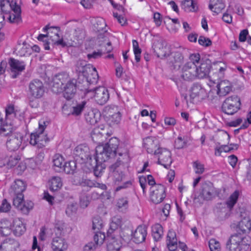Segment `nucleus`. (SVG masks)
<instances>
[{
    "mask_svg": "<svg viewBox=\"0 0 251 251\" xmlns=\"http://www.w3.org/2000/svg\"><path fill=\"white\" fill-rule=\"evenodd\" d=\"M119 140L116 137L111 138L104 145H99L96 148V155L90 163V166L93 169L95 176H100L105 165L103 164L110 157L116 155V150L119 146Z\"/></svg>",
    "mask_w": 251,
    "mask_h": 251,
    "instance_id": "obj_1",
    "label": "nucleus"
},
{
    "mask_svg": "<svg viewBox=\"0 0 251 251\" xmlns=\"http://www.w3.org/2000/svg\"><path fill=\"white\" fill-rule=\"evenodd\" d=\"M118 154L119 157L114 164L109 167V171L112 174L116 181H121L125 177L123 169L124 168V164L129 160V155L126 149L118 148L116 150V154Z\"/></svg>",
    "mask_w": 251,
    "mask_h": 251,
    "instance_id": "obj_2",
    "label": "nucleus"
},
{
    "mask_svg": "<svg viewBox=\"0 0 251 251\" xmlns=\"http://www.w3.org/2000/svg\"><path fill=\"white\" fill-rule=\"evenodd\" d=\"M66 32L64 37L68 41L75 43L76 41L82 40L84 38V31L82 28H75V23L68 22L66 24Z\"/></svg>",
    "mask_w": 251,
    "mask_h": 251,
    "instance_id": "obj_3",
    "label": "nucleus"
},
{
    "mask_svg": "<svg viewBox=\"0 0 251 251\" xmlns=\"http://www.w3.org/2000/svg\"><path fill=\"white\" fill-rule=\"evenodd\" d=\"M85 95L89 98L94 97L96 101L100 105L104 104L108 100L109 96L108 90L103 87H96L94 89H87Z\"/></svg>",
    "mask_w": 251,
    "mask_h": 251,
    "instance_id": "obj_4",
    "label": "nucleus"
},
{
    "mask_svg": "<svg viewBox=\"0 0 251 251\" xmlns=\"http://www.w3.org/2000/svg\"><path fill=\"white\" fill-rule=\"evenodd\" d=\"M240 99L237 96H232L227 98L222 106V111L227 115H233L241 107Z\"/></svg>",
    "mask_w": 251,
    "mask_h": 251,
    "instance_id": "obj_5",
    "label": "nucleus"
},
{
    "mask_svg": "<svg viewBox=\"0 0 251 251\" xmlns=\"http://www.w3.org/2000/svg\"><path fill=\"white\" fill-rule=\"evenodd\" d=\"M107 124L111 126L118 125L121 119V114L117 106L108 105L103 109Z\"/></svg>",
    "mask_w": 251,
    "mask_h": 251,
    "instance_id": "obj_6",
    "label": "nucleus"
},
{
    "mask_svg": "<svg viewBox=\"0 0 251 251\" xmlns=\"http://www.w3.org/2000/svg\"><path fill=\"white\" fill-rule=\"evenodd\" d=\"M74 157L80 163H87L90 165L92 158L89 147L84 145H80L75 147L74 151Z\"/></svg>",
    "mask_w": 251,
    "mask_h": 251,
    "instance_id": "obj_7",
    "label": "nucleus"
},
{
    "mask_svg": "<svg viewBox=\"0 0 251 251\" xmlns=\"http://www.w3.org/2000/svg\"><path fill=\"white\" fill-rule=\"evenodd\" d=\"M45 122L39 123V130L35 133H32L30 136V144L33 146L37 145L38 148H42L49 141L48 138L43 134L46 127Z\"/></svg>",
    "mask_w": 251,
    "mask_h": 251,
    "instance_id": "obj_8",
    "label": "nucleus"
},
{
    "mask_svg": "<svg viewBox=\"0 0 251 251\" xmlns=\"http://www.w3.org/2000/svg\"><path fill=\"white\" fill-rule=\"evenodd\" d=\"M45 88L43 82L39 79H34L28 86V95L33 98L40 99L45 93Z\"/></svg>",
    "mask_w": 251,
    "mask_h": 251,
    "instance_id": "obj_9",
    "label": "nucleus"
},
{
    "mask_svg": "<svg viewBox=\"0 0 251 251\" xmlns=\"http://www.w3.org/2000/svg\"><path fill=\"white\" fill-rule=\"evenodd\" d=\"M69 80V75L66 73L56 75L53 78L52 91L56 94L62 92L64 84H66Z\"/></svg>",
    "mask_w": 251,
    "mask_h": 251,
    "instance_id": "obj_10",
    "label": "nucleus"
},
{
    "mask_svg": "<svg viewBox=\"0 0 251 251\" xmlns=\"http://www.w3.org/2000/svg\"><path fill=\"white\" fill-rule=\"evenodd\" d=\"M244 237L241 233L234 234L230 237L226 242V248L229 251H241L245 244Z\"/></svg>",
    "mask_w": 251,
    "mask_h": 251,
    "instance_id": "obj_11",
    "label": "nucleus"
},
{
    "mask_svg": "<svg viewBox=\"0 0 251 251\" xmlns=\"http://www.w3.org/2000/svg\"><path fill=\"white\" fill-rule=\"evenodd\" d=\"M197 65L192 62H187L182 67L181 78L186 81H193L197 78Z\"/></svg>",
    "mask_w": 251,
    "mask_h": 251,
    "instance_id": "obj_12",
    "label": "nucleus"
},
{
    "mask_svg": "<svg viewBox=\"0 0 251 251\" xmlns=\"http://www.w3.org/2000/svg\"><path fill=\"white\" fill-rule=\"evenodd\" d=\"M23 139V135L19 132L10 135L6 142L7 150L10 151H17L22 145Z\"/></svg>",
    "mask_w": 251,
    "mask_h": 251,
    "instance_id": "obj_13",
    "label": "nucleus"
},
{
    "mask_svg": "<svg viewBox=\"0 0 251 251\" xmlns=\"http://www.w3.org/2000/svg\"><path fill=\"white\" fill-rule=\"evenodd\" d=\"M154 154L158 155V163L165 168H169L172 163L171 152L165 148H158L154 152Z\"/></svg>",
    "mask_w": 251,
    "mask_h": 251,
    "instance_id": "obj_14",
    "label": "nucleus"
},
{
    "mask_svg": "<svg viewBox=\"0 0 251 251\" xmlns=\"http://www.w3.org/2000/svg\"><path fill=\"white\" fill-rule=\"evenodd\" d=\"M14 196L15 197L13 198V205L24 214H27L29 210L33 208V202L30 201L26 203L24 200V195Z\"/></svg>",
    "mask_w": 251,
    "mask_h": 251,
    "instance_id": "obj_15",
    "label": "nucleus"
},
{
    "mask_svg": "<svg viewBox=\"0 0 251 251\" xmlns=\"http://www.w3.org/2000/svg\"><path fill=\"white\" fill-rule=\"evenodd\" d=\"M165 188L161 184L155 185L151 187V199L155 203H160L165 198Z\"/></svg>",
    "mask_w": 251,
    "mask_h": 251,
    "instance_id": "obj_16",
    "label": "nucleus"
},
{
    "mask_svg": "<svg viewBox=\"0 0 251 251\" xmlns=\"http://www.w3.org/2000/svg\"><path fill=\"white\" fill-rule=\"evenodd\" d=\"M109 35L107 30H104V32H100L98 35V45L101 47V49H104L106 53L110 52L113 49L111 42L108 39Z\"/></svg>",
    "mask_w": 251,
    "mask_h": 251,
    "instance_id": "obj_17",
    "label": "nucleus"
},
{
    "mask_svg": "<svg viewBox=\"0 0 251 251\" xmlns=\"http://www.w3.org/2000/svg\"><path fill=\"white\" fill-rule=\"evenodd\" d=\"M200 65L197 66V78H203L206 77L211 68V62L209 59H202Z\"/></svg>",
    "mask_w": 251,
    "mask_h": 251,
    "instance_id": "obj_18",
    "label": "nucleus"
},
{
    "mask_svg": "<svg viewBox=\"0 0 251 251\" xmlns=\"http://www.w3.org/2000/svg\"><path fill=\"white\" fill-rule=\"evenodd\" d=\"M9 64L11 67V75L13 78H16L25 69V64L23 61L13 58L9 59Z\"/></svg>",
    "mask_w": 251,
    "mask_h": 251,
    "instance_id": "obj_19",
    "label": "nucleus"
},
{
    "mask_svg": "<svg viewBox=\"0 0 251 251\" xmlns=\"http://www.w3.org/2000/svg\"><path fill=\"white\" fill-rule=\"evenodd\" d=\"M76 80H70L63 87V96L67 100L72 99L76 92Z\"/></svg>",
    "mask_w": 251,
    "mask_h": 251,
    "instance_id": "obj_20",
    "label": "nucleus"
},
{
    "mask_svg": "<svg viewBox=\"0 0 251 251\" xmlns=\"http://www.w3.org/2000/svg\"><path fill=\"white\" fill-rule=\"evenodd\" d=\"M215 192L213 184L209 181L205 182L201 185L200 196L204 200H210L213 198Z\"/></svg>",
    "mask_w": 251,
    "mask_h": 251,
    "instance_id": "obj_21",
    "label": "nucleus"
},
{
    "mask_svg": "<svg viewBox=\"0 0 251 251\" xmlns=\"http://www.w3.org/2000/svg\"><path fill=\"white\" fill-rule=\"evenodd\" d=\"M167 56L168 57V62L173 69H178L180 68L183 60V56L180 52L176 51Z\"/></svg>",
    "mask_w": 251,
    "mask_h": 251,
    "instance_id": "obj_22",
    "label": "nucleus"
},
{
    "mask_svg": "<svg viewBox=\"0 0 251 251\" xmlns=\"http://www.w3.org/2000/svg\"><path fill=\"white\" fill-rule=\"evenodd\" d=\"M232 226L239 233H248L251 229V220L249 217H244L237 224H233Z\"/></svg>",
    "mask_w": 251,
    "mask_h": 251,
    "instance_id": "obj_23",
    "label": "nucleus"
},
{
    "mask_svg": "<svg viewBox=\"0 0 251 251\" xmlns=\"http://www.w3.org/2000/svg\"><path fill=\"white\" fill-rule=\"evenodd\" d=\"M108 243L107 245V251H119L122 247V237L121 235H116L114 237H107Z\"/></svg>",
    "mask_w": 251,
    "mask_h": 251,
    "instance_id": "obj_24",
    "label": "nucleus"
},
{
    "mask_svg": "<svg viewBox=\"0 0 251 251\" xmlns=\"http://www.w3.org/2000/svg\"><path fill=\"white\" fill-rule=\"evenodd\" d=\"M25 182L20 179L16 180L9 189V193L12 196L23 195V192L25 190Z\"/></svg>",
    "mask_w": 251,
    "mask_h": 251,
    "instance_id": "obj_25",
    "label": "nucleus"
},
{
    "mask_svg": "<svg viewBox=\"0 0 251 251\" xmlns=\"http://www.w3.org/2000/svg\"><path fill=\"white\" fill-rule=\"evenodd\" d=\"M144 147L146 148L148 153H153L157 151L158 141L154 137H148L144 140Z\"/></svg>",
    "mask_w": 251,
    "mask_h": 251,
    "instance_id": "obj_26",
    "label": "nucleus"
},
{
    "mask_svg": "<svg viewBox=\"0 0 251 251\" xmlns=\"http://www.w3.org/2000/svg\"><path fill=\"white\" fill-rule=\"evenodd\" d=\"M217 94L220 96H224L231 91V85L230 82L226 80H222L217 85Z\"/></svg>",
    "mask_w": 251,
    "mask_h": 251,
    "instance_id": "obj_27",
    "label": "nucleus"
},
{
    "mask_svg": "<svg viewBox=\"0 0 251 251\" xmlns=\"http://www.w3.org/2000/svg\"><path fill=\"white\" fill-rule=\"evenodd\" d=\"M147 229L145 226H139L133 234V240L139 244L145 241L147 235Z\"/></svg>",
    "mask_w": 251,
    "mask_h": 251,
    "instance_id": "obj_28",
    "label": "nucleus"
},
{
    "mask_svg": "<svg viewBox=\"0 0 251 251\" xmlns=\"http://www.w3.org/2000/svg\"><path fill=\"white\" fill-rule=\"evenodd\" d=\"M68 245L64 239L57 236L52 239L51 248L54 251H64L67 249Z\"/></svg>",
    "mask_w": 251,
    "mask_h": 251,
    "instance_id": "obj_29",
    "label": "nucleus"
},
{
    "mask_svg": "<svg viewBox=\"0 0 251 251\" xmlns=\"http://www.w3.org/2000/svg\"><path fill=\"white\" fill-rule=\"evenodd\" d=\"M153 49L158 57L161 59L167 56V49L165 42L162 41L158 40L154 42L153 45Z\"/></svg>",
    "mask_w": 251,
    "mask_h": 251,
    "instance_id": "obj_30",
    "label": "nucleus"
},
{
    "mask_svg": "<svg viewBox=\"0 0 251 251\" xmlns=\"http://www.w3.org/2000/svg\"><path fill=\"white\" fill-rule=\"evenodd\" d=\"M205 94V91L201 84L198 83H194L190 89V97L191 99L196 98H202Z\"/></svg>",
    "mask_w": 251,
    "mask_h": 251,
    "instance_id": "obj_31",
    "label": "nucleus"
},
{
    "mask_svg": "<svg viewBox=\"0 0 251 251\" xmlns=\"http://www.w3.org/2000/svg\"><path fill=\"white\" fill-rule=\"evenodd\" d=\"M72 182L74 185L83 187H93L95 185L93 181L80 176H74Z\"/></svg>",
    "mask_w": 251,
    "mask_h": 251,
    "instance_id": "obj_32",
    "label": "nucleus"
},
{
    "mask_svg": "<svg viewBox=\"0 0 251 251\" xmlns=\"http://www.w3.org/2000/svg\"><path fill=\"white\" fill-rule=\"evenodd\" d=\"M12 227L14 228V234L19 236L24 234L26 229L25 226L19 219H15L13 220Z\"/></svg>",
    "mask_w": 251,
    "mask_h": 251,
    "instance_id": "obj_33",
    "label": "nucleus"
},
{
    "mask_svg": "<svg viewBox=\"0 0 251 251\" xmlns=\"http://www.w3.org/2000/svg\"><path fill=\"white\" fill-rule=\"evenodd\" d=\"M12 227V223L6 218L0 221V233L3 235H7Z\"/></svg>",
    "mask_w": 251,
    "mask_h": 251,
    "instance_id": "obj_34",
    "label": "nucleus"
},
{
    "mask_svg": "<svg viewBox=\"0 0 251 251\" xmlns=\"http://www.w3.org/2000/svg\"><path fill=\"white\" fill-rule=\"evenodd\" d=\"M225 7L222 0H210L209 9L215 13H220Z\"/></svg>",
    "mask_w": 251,
    "mask_h": 251,
    "instance_id": "obj_35",
    "label": "nucleus"
},
{
    "mask_svg": "<svg viewBox=\"0 0 251 251\" xmlns=\"http://www.w3.org/2000/svg\"><path fill=\"white\" fill-rule=\"evenodd\" d=\"M100 116L99 113H95L91 111L85 114V118L87 123L90 125H95L100 120Z\"/></svg>",
    "mask_w": 251,
    "mask_h": 251,
    "instance_id": "obj_36",
    "label": "nucleus"
},
{
    "mask_svg": "<svg viewBox=\"0 0 251 251\" xmlns=\"http://www.w3.org/2000/svg\"><path fill=\"white\" fill-rule=\"evenodd\" d=\"M16 129L11 125L5 124L0 125V134L3 136H8V137L13 133H17Z\"/></svg>",
    "mask_w": 251,
    "mask_h": 251,
    "instance_id": "obj_37",
    "label": "nucleus"
},
{
    "mask_svg": "<svg viewBox=\"0 0 251 251\" xmlns=\"http://www.w3.org/2000/svg\"><path fill=\"white\" fill-rule=\"evenodd\" d=\"M76 168L75 161L72 160L66 162L63 166L62 170L67 174H74Z\"/></svg>",
    "mask_w": 251,
    "mask_h": 251,
    "instance_id": "obj_38",
    "label": "nucleus"
},
{
    "mask_svg": "<svg viewBox=\"0 0 251 251\" xmlns=\"http://www.w3.org/2000/svg\"><path fill=\"white\" fill-rule=\"evenodd\" d=\"M118 228L119 225L116 222H112L107 232V237H115L116 235H120Z\"/></svg>",
    "mask_w": 251,
    "mask_h": 251,
    "instance_id": "obj_39",
    "label": "nucleus"
},
{
    "mask_svg": "<svg viewBox=\"0 0 251 251\" xmlns=\"http://www.w3.org/2000/svg\"><path fill=\"white\" fill-rule=\"evenodd\" d=\"M64 161V159L63 157L58 154H55L53 156V166L54 167V169L58 172H61L63 169L62 164Z\"/></svg>",
    "mask_w": 251,
    "mask_h": 251,
    "instance_id": "obj_40",
    "label": "nucleus"
},
{
    "mask_svg": "<svg viewBox=\"0 0 251 251\" xmlns=\"http://www.w3.org/2000/svg\"><path fill=\"white\" fill-rule=\"evenodd\" d=\"M62 186L61 178L59 177H54L50 182V189L52 192H55L60 189Z\"/></svg>",
    "mask_w": 251,
    "mask_h": 251,
    "instance_id": "obj_41",
    "label": "nucleus"
},
{
    "mask_svg": "<svg viewBox=\"0 0 251 251\" xmlns=\"http://www.w3.org/2000/svg\"><path fill=\"white\" fill-rule=\"evenodd\" d=\"M239 195V191L236 190L230 196L228 200L226 202V204L228 209H231L233 207L237 201Z\"/></svg>",
    "mask_w": 251,
    "mask_h": 251,
    "instance_id": "obj_42",
    "label": "nucleus"
},
{
    "mask_svg": "<svg viewBox=\"0 0 251 251\" xmlns=\"http://www.w3.org/2000/svg\"><path fill=\"white\" fill-rule=\"evenodd\" d=\"M106 26L105 20L102 18H98L96 20V22L94 24V30L98 32H104Z\"/></svg>",
    "mask_w": 251,
    "mask_h": 251,
    "instance_id": "obj_43",
    "label": "nucleus"
},
{
    "mask_svg": "<svg viewBox=\"0 0 251 251\" xmlns=\"http://www.w3.org/2000/svg\"><path fill=\"white\" fill-rule=\"evenodd\" d=\"M153 237L157 241L160 239L163 233V228L159 224H157L152 228Z\"/></svg>",
    "mask_w": 251,
    "mask_h": 251,
    "instance_id": "obj_44",
    "label": "nucleus"
},
{
    "mask_svg": "<svg viewBox=\"0 0 251 251\" xmlns=\"http://www.w3.org/2000/svg\"><path fill=\"white\" fill-rule=\"evenodd\" d=\"M86 102L85 101L77 104L75 106L72 107L73 110L72 113L73 115H79L84 109Z\"/></svg>",
    "mask_w": 251,
    "mask_h": 251,
    "instance_id": "obj_45",
    "label": "nucleus"
},
{
    "mask_svg": "<svg viewBox=\"0 0 251 251\" xmlns=\"http://www.w3.org/2000/svg\"><path fill=\"white\" fill-rule=\"evenodd\" d=\"M93 230H97L96 231H99L103 226V222L100 217H96L93 219Z\"/></svg>",
    "mask_w": 251,
    "mask_h": 251,
    "instance_id": "obj_46",
    "label": "nucleus"
},
{
    "mask_svg": "<svg viewBox=\"0 0 251 251\" xmlns=\"http://www.w3.org/2000/svg\"><path fill=\"white\" fill-rule=\"evenodd\" d=\"M95 232L96 234L94 237L95 244L97 246H100L103 243L105 238V235L104 233L100 231H96Z\"/></svg>",
    "mask_w": 251,
    "mask_h": 251,
    "instance_id": "obj_47",
    "label": "nucleus"
},
{
    "mask_svg": "<svg viewBox=\"0 0 251 251\" xmlns=\"http://www.w3.org/2000/svg\"><path fill=\"white\" fill-rule=\"evenodd\" d=\"M182 4L185 10H186L187 8H191L190 10L192 11H195L197 9V7L193 0H183L182 1Z\"/></svg>",
    "mask_w": 251,
    "mask_h": 251,
    "instance_id": "obj_48",
    "label": "nucleus"
},
{
    "mask_svg": "<svg viewBox=\"0 0 251 251\" xmlns=\"http://www.w3.org/2000/svg\"><path fill=\"white\" fill-rule=\"evenodd\" d=\"M8 19L11 23L18 24L22 22L21 15L14 13H10Z\"/></svg>",
    "mask_w": 251,
    "mask_h": 251,
    "instance_id": "obj_49",
    "label": "nucleus"
},
{
    "mask_svg": "<svg viewBox=\"0 0 251 251\" xmlns=\"http://www.w3.org/2000/svg\"><path fill=\"white\" fill-rule=\"evenodd\" d=\"M128 201L127 198H122L118 200L117 203V206L119 209H122V210L126 209L128 207Z\"/></svg>",
    "mask_w": 251,
    "mask_h": 251,
    "instance_id": "obj_50",
    "label": "nucleus"
},
{
    "mask_svg": "<svg viewBox=\"0 0 251 251\" xmlns=\"http://www.w3.org/2000/svg\"><path fill=\"white\" fill-rule=\"evenodd\" d=\"M106 51H104V49H100L98 50V51H94L92 53H89L87 54V58L90 60L91 59H97L100 58L102 54L106 53Z\"/></svg>",
    "mask_w": 251,
    "mask_h": 251,
    "instance_id": "obj_51",
    "label": "nucleus"
},
{
    "mask_svg": "<svg viewBox=\"0 0 251 251\" xmlns=\"http://www.w3.org/2000/svg\"><path fill=\"white\" fill-rule=\"evenodd\" d=\"M209 247L211 251H220V243L215 239H211L209 240Z\"/></svg>",
    "mask_w": 251,
    "mask_h": 251,
    "instance_id": "obj_52",
    "label": "nucleus"
},
{
    "mask_svg": "<svg viewBox=\"0 0 251 251\" xmlns=\"http://www.w3.org/2000/svg\"><path fill=\"white\" fill-rule=\"evenodd\" d=\"M20 158L18 155L11 156L7 162V165L9 167L15 166L19 162Z\"/></svg>",
    "mask_w": 251,
    "mask_h": 251,
    "instance_id": "obj_53",
    "label": "nucleus"
},
{
    "mask_svg": "<svg viewBox=\"0 0 251 251\" xmlns=\"http://www.w3.org/2000/svg\"><path fill=\"white\" fill-rule=\"evenodd\" d=\"M198 42L200 45L205 47H209L212 45V41L209 38H206L203 36H200L198 40Z\"/></svg>",
    "mask_w": 251,
    "mask_h": 251,
    "instance_id": "obj_54",
    "label": "nucleus"
},
{
    "mask_svg": "<svg viewBox=\"0 0 251 251\" xmlns=\"http://www.w3.org/2000/svg\"><path fill=\"white\" fill-rule=\"evenodd\" d=\"M193 167L196 169L195 173L198 174H201L204 171V165L198 161L193 163Z\"/></svg>",
    "mask_w": 251,
    "mask_h": 251,
    "instance_id": "obj_55",
    "label": "nucleus"
},
{
    "mask_svg": "<svg viewBox=\"0 0 251 251\" xmlns=\"http://www.w3.org/2000/svg\"><path fill=\"white\" fill-rule=\"evenodd\" d=\"M11 208L10 204L8 202L6 199L2 200L1 206H0V211L2 212H7Z\"/></svg>",
    "mask_w": 251,
    "mask_h": 251,
    "instance_id": "obj_56",
    "label": "nucleus"
},
{
    "mask_svg": "<svg viewBox=\"0 0 251 251\" xmlns=\"http://www.w3.org/2000/svg\"><path fill=\"white\" fill-rule=\"evenodd\" d=\"M77 207L75 204L71 203L69 204L66 209V213L68 216H71L76 213Z\"/></svg>",
    "mask_w": 251,
    "mask_h": 251,
    "instance_id": "obj_57",
    "label": "nucleus"
},
{
    "mask_svg": "<svg viewBox=\"0 0 251 251\" xmlns=\"http://www.w3.org/2000/svg\"><path fill=\"white\" fill-rule=\"evenodd\" d=\"M186 144V142L183 141L181 137L179 136L175 142V147L177 149L183 148Z\"/></svg>",
    "mask_w": 251,
    "mask_h": 251,
    "instance_id": "obj_58",
    "label": "nucleus"
},
{
    "mask_svg": "<svg viewBox=\"0 0 251 251\" xmlns=\"http://www.w3.org/2000/svg\"><path fill=\"white\" fill-rule=\"evenodd\" d=\"M49 229L45 226L42 227L40 229L39 233V238L41 241H45L49 233Z\"/></svg>",
    "mask_w": 251,
    "mask_h": 251,
    "instance_id": "obj_59",
    "label": "nucleus"
},
{
    "mask_svg": "<svg viewBox=\"0 0 251 251\" xmlns=\"http://www.w3.org/2000/svg\"><path fill=\"white\" fill-rule=\"evenodd\" d=\"M64 229V225L62 223H57L55 225L54 231L56 236H61Z\"/></svg>",
    "mask_w": 251,
    "mask_h": 251,
    "instance_id": "obj_60",
    "label": "nucleus"
},
{
    "mask_svg": "<svg viewBox=\"0 0 251 251\" xmlns=\"http://www.w3.org/2000/svg\"><path fill=\"white\" fill-rule=\"evenodd\" d=\"M99 75L97 72H94L87 77V81L90 83H95L98 81Z\"/></svg>",
    "mask_w": 251,
    "mask_h": 251,
    "instance_id": "obj_61",
    "label": "nucleus"
},
{
    "mask_svg": "<svg viewBox=\"0 0 251 251\" xmlns=\"http://www.w3.org/2000/svg\"><path fill=\"white\" fill-rule=\"evenodd\" d=\"M48 36H49L48 34H40L38 36V37H37V39H38V40H39V41H43V42H44L43 46H44L45 50H50L49 43L48 41H44L43 40V39L45 37H48Z\"/></svg>",
    "mask_w": 251,
    "mask_h": 251,
    "instance_id": "obj_62",
    "label": "nucleus"
},
{
    "mask_svg": "<svg viewBox=\"0 0 251 251\" xmlns=\"http://www.w3.org/2000/svg\"><path fill=\"white\" fill-rule=\"evenodd\" d=\"M200 55L199 53H193L190 55L189 59L190 61L189 62L194 63V64H198L200 60Z\"/></svg>",
    "mask_w": 251,
    "mask_h": 251,
    "instance_id": "obj_63",
    "label": "nucleus"
},
{
    "mask_svg": "<svg viewBox=\"0 0 251 251\" xmlns=\"http://www.w3.org/2000/svg\"><path fill=\"white\" fill-rule=\"evenodd\" d=\"M96 245L93 242H89L83 247L84 251H91L96 249Z\"/></svg>",
    "mask_w": 251,
    "mask_h": 251,
    "instance_id": "obj_64",
    "label": "nucleus"
}]
</instances>
